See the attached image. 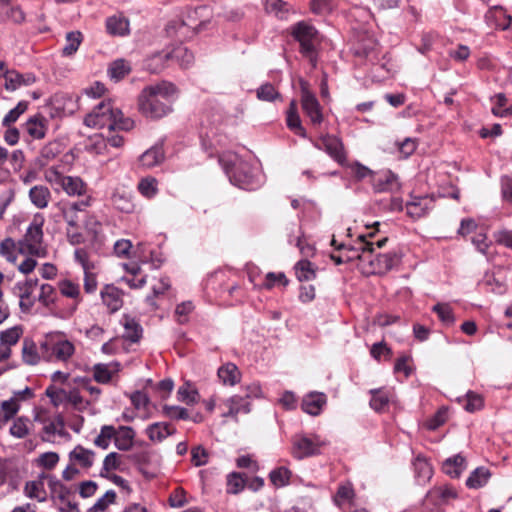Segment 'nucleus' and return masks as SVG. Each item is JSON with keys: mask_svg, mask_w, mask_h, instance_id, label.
I'll return each instance as SVG.
<instances>
[{"mask_svg": "<svg viewBox=\"0 0 512 512\" xmlns=\"http://www.w3.org/2000/svg\"><path fill=\"white\" fill-rule=\"evenodd\" d=\"M176 88L169 82H161L145 87L138 96L137 107L140 114L150 119H160L172 111L171 96Z\"/></svg>", "mask_w": 512, "mask_h": 512, "instance_id": "1", "label": "nucleus"}, {"mask_svg": "<svg viewBox=\"0 0 512 512\" xmlns=\"http://www.w3.org/2000/svg\"><path fill=\"white\" fill-rule=\"evenodd\" d=\"M351 251L357 252L358 266L366 275H383L397 266L400 258L396 253L374 254L373 243L366 235H360Z\"/></svg>", "mask_w": 512, "mask_h": 512, "instance_id": "2", "label": "nucleus"}, {"mask_svg": "<svg viewBox=\"0 0 512 512\" xmlns=\"http://www.w3.org/2000/svg\"><path fill=\"white\" fill-rule=\"evenodd\" d=\"M84 124L88 127L112 130L130 131L134 128V121L124 117L121 110L114 107L111 100L101 101L84 118Z\"/></svg>", "mask_w": 512, "mask_h": 512, "instance_id": "3", "label": "nucleus"}, {"mask_svg": "<svg viewBox=\"0 0 512 512\" xmlns=\"http://www.w3.org/2000/svg\"><path fill=\"white\" fill-rule=\"evenodd\" d=\"M205 10L203 6L187 9L171 19L166 25L167 35L180 41L191 39L203 29L205 22L200 20V14Z\"/></svg>", "mask_w": 512, "mask_h": 512, "instance_id": "4", "label": "nucleus"}, {"mask_svg": "<svg viewBox=\"0 0 512 512\" xmlns=\"http://www.w3.org/2000/svg\"><path fill=\"white\" fill-rule=\"evenodd\" d=\"M45 218L43 214L36 213L23 237L18 241V252L39 258L47 256V248L43 245V226Z\"/></svg>", "mask_w": 512, "mask_h": 512, "instance_id": "5", "label": "nucleus"}, {"mask_svg": "<svg viewBox=\"0 0 512 512\" xmlns=\"http://www.w3.org/2000/svg\"><path fill=\"white\" fill-rule=\"evenodd\" d=\"M43 359L67 362L75 353V345L61 333L48 334L40 343Z\"/></svg>", "mask_w": 512, "mask_h": 512, "instance_id": "6", "label": "nucleus"}, {"mask_svg": "<svg viewBox=\"0 0 512 512\" xmlns=\"http://www.w3.org/2000/svg\"><path fill=\"white\" fill-rule=\"evenodd\" d=\"M220 164L231 183L245 190H253L258 186L246 163L239 161L236 156L220 157Z\"/></svg>", "mask_w": 512, "mask_h": 512, "instance_id": "7", "label": "nucleus"}, {"mask_svg": "<svg viewBox=\"0 0 512 512\" xmlns=\"http://www.w3.org/2000/svg\"><path fill=\"white\" fill-rule=\"evenodd\" d=\"M291 34L299 42L300 52L315 67L317 63L316 45L319 42V33L316 28L306 21H301L291 28Z\"/></svg>", "mask_w": 512, "mask_h": 512, "instance_id": "8", "label": "nucleus"}, {"mask_svg": "<svg viewBox=\"0 0 512 512\" xmlns=\"http://www.w3.org/2000/svg\"><path fill=\"white\" fill-rule=\"evenodd\" d=\"M45 178L49 183L61 187L69 196H82L87 190L86 183L80 177L63 175L54 167L45 172Z\"/></svg>", "mask_w": 512, "mask_h": 512, "instance_id": "9", "label": "nucleus"}, {"mask_svg": "<svg viewBox=\"0 0 512 512\" xmlns=\"http://www.w3.org/2000/svg\"><path fill=\"white\" fill-rule=\"evenodd\" d=\"M35 420L43 424V441L55 443L57 438L70 439V434L65 429V422L61 415L48 418L37 415Z\"/></svg>", "mask_w": 512, "mask_h": 512, "instance_id": "10", "label": "nucleus"}, {"mask_svg": "<svg viewBox=\"0 0 512 512\" xmlns=\"http://www.w3.org/2000/svg\"><path fill=\"white\" fill-rule=\"evenodd\" d=\"M301 106L313 126H319L323 121L322 108L316 96L308 89V84L301 81Z\"/></svg>", "mask_w": 512, "mask_h": 512, "instance_id": "11", "label": "nucleus"}, {"mask_svg": "<svg viewBox=\"0 0 512 512\" xmlns=\"http://www.w3.org/2000/svg\"><path fill=\"white\" fill-rule=\"evenodd\" d=\"M317 149L324 150L332 159L339 164L346 161V152L342 140L334 135H322L317 142L314 143Z\"/></svg>", "mask_w": 512, "mask_h": 512, "instance_id": "12", "label": "nucleus"}, {"mask_svg": "<svg viewBox=\"0 0 512 512\" xmlns=\"http://www.w3.org/2000/svg\"><path fill=\"white\" fill-rule=\"evenodd\" d=\"M164 59H172L176 61L181 67L187 68L189 67L193 61H194V55L191 51H189L186 47L179 46L175 48L170 54L165 55H155L153 56L148 64L147 68L152 71L153 73L159 72L163 66L160 67H152V64L154 62H162Z\"/></svg>", "mask_w": 512, "mask_h": 512, "instance_id": "13", "label": "nucleus"}, {"mask_svg": "<svg viewBox=\"0 0 512 512\" xmlns=\"http://www.w3.org/2000/svg\"><path fill=\"white\" fill-rule=\"evenodd\" d=\"M58 289L61 295L73 300L68 308L59 311L60 317L67 319L75 313L78 304L82 301L80 286L69 279H64L58 282Z\"/></svg>", "mask_w": 512, "mask_h": 512, "instance_id": "14", "label": "nucleus"}, {"mask_svg": "<svg viewBox=\"0 0 512 512\" xmlns=\"http://www.w3.org/2000/svg\"><path fill=\"white\" fill-rule=\"evenodd\" d=\"M26 20L22 7L13 0H0V23L21 25Z\"/></svg>", "mask_w": 512, "mask_h": 512, "instance_id": "15", "label": "nucleus"}, {"mask_svg": "<svg viewBox=\"0 0 512 512\" xmlns=\"http://www.w3.org/2000/svg\"><path fill=\"white\" fill-rule=\"evenodd\" d=\"M222 417H230L237 421L240 413L248 414L251 410L250 402L241 395H233L222 402Z\"/></svg>", "mask_w": 512, "mask_h": 512, "instance_id": "16", "label": "nucleus"}, {"mask_svg": "<svg viewBox=\"0 0 512 512\" xmlns=\"http://www.w3.org/2000/svg\"><path fill=\"white\" fill-rule=\"evenodd\" d=\"M320 442L302 435L293 438L292 454L297 459H303L319 452Z\"/></svg>", "mask_w": 512, "mask_h": 512, "instance_id": "17", "label": "nucleus"}, {"mask_svg": "<svg viewBox=\"0 0 512 512\" xmlns=\"http://www.w3.org/2000/svg\"><path fill=\"white\" fill-rule=\"evenodd\" d=\"M37 81V77L32 72L20 73L14 69L7 72L4 87L7 91H15L21 87H28Z\"/></svg>", "mask_w": 512, "mask_h": 512, "instance_id": "18", "label": "nucleus"}, {"mask_svg": "<svg viewBox=\"0 0 512 512\" xmlns=\"http://www.w3.org/2000/svg\"><path fill=\"white\" fill-rule=\"evenodd\" d=\"M121 369L119 362L97 363L92 368L93 379L100 384L110 383Z\"/></svg>", "mask_w": 512, "mask_h": 512, "instance_id": "19", "label": "nucleus"}, {"mask_svg": "<svg viewBox=\"0 0 512 512\" xmlns=\"http://www.w3.org/2000/svg\"><path fill=\"white\" fill-rule=\"evenodd\" d=\"M372 184L376 192H395L401 187L398 176L391 171L374 176Z\"/></svg>", "mask_w": 512, "mask_h": 512, "instance_id": "20", "label": "nucleus"}, {"mask_svg": "<svg viewBox=\"0 0 512 512\" xmlns=\"http://www.w3.org/2000/svg\"><path fill=\"white\" fill-rule=\"evenodd\" d=\"M326 403L327 397L324 393L310 392L303 397L301 408L305 413L312 416H317L321 413Z\"/></svg>", "mask_w": 512, "mask_h": 512, "instance_id": "21", "label": "nucleus"}, {"mask_svg": "<svg viewBox=\"0 0 512 512\" xmlns=\"http://www.w3.org/2000/svg\"><path fill=\"white\" fill-rule=\"evenodd\" d=\"M433 200L428 196H411V200L406 204L407 214L418 219L424 216L432 208Z\"/></svg>", "mask_w": 512, "mask_h": 512, "instance_id": "22", "label": "nucleus"}, {"mask_svg": "<svg viewBox=\"0 0 512 512\" xmlns=\"http://www.w3.org/2000/svg\"><path fill=\"white\" fill-rule=\"evenodd\" d=\"M123 293L114 285H106L101 290L103 304L111 313L118 311L123 305Z\"/></svg>", "mask_w": 512, "mask_h": 512, "instance_id": "23", "label": "nucleus"}, {"mask_svg": "<svg viewBox=\"0 0 512 512\" xmlns=\"http://www.w3.org/2000/svg\"><path fill=\"white\" fill-rule=\"evenodd\" d=\"M21 358L24 364L35 366L43 359V352L41 349L39 351L38 346L32 339L25 338L22 342Z\"/></svg>", "mask_w": 512, "mask_h": 512, "instance_id": "24", "label": "nucleus"}, {"mask_svg": "<svg viewBox=\"0 0 512 512\" xmlns=\"http://www.w3.org/2000/svg\"><path fill=\"white\" fill-rule=\"evenodd\" d=\"M45 477L46 473H41L36 479L26 482L24 493L28 498L36 499L39 502L46 500Z\"/></svg>", "mask_w": 512, "mask_h": 512, "instance_id": "25", "label": "nucleus"}, {"mask_svg": "<svg viewBox=\"0 0 512 512\" xmlns=\"http://www.w3.org/2000/svg\"><path fill=\"white\" fill-rule=\"evenodd\" d=\"M456 497L457 493L452 487H435L426 494V501L435 506H440Z\"/></svg>", "mask_w": 512, "mask_h": 512, "instance_id": "26", "label": "nucleus"}, {"mask_svg": "<svg viewBox=\"0 0 512 512\" xmlns=\"http://www.w3.org/2000/svg\"><path fill=\"white\" fill-rule=\"evenodd\" d=\"M95 453L81 445H77L70 453L69 460L73 465L90 468L94 463Z\"/></svg>", "mask_w": 512, "mask_h": 512, "instance_id": "27", "label": "nucleus"}, {"mask_svg": "<svg viewBox=\"0 0 512 512\" xmlns=\"http://www.w3.org/2000/svg\"><path fill=\"white\" fill-rule=\"evenodd\" d=\"M175 432V428L164 422H156L146 428V434L152 442H162Z\"/></svg>", "mask_w": 512, "mask_h": 512, "instance_id": "28", "label": "nucleus"}, {"mask_svg": "<svg viewBox=\"0 0 512 512\" xmlns=\"http://www.w3.org/2000/svg\"><path fill=\"white\" fill-rule=\"evenodd\" d=\"M106 30L112 36H125L129 33V21L123 15H113L106 19Z\"/></svg>", "mask_w": 512, "mask_h": 512, "instance_id": "29", "label": "nucleus"}, {"mask_svg": "<svg viewBox=\"0 0 512 512\" xmlns=\"http://www.w3.org/2000/svg\"><path fill=\"white\" fill-rule=\"evenodd\" d=\"M135 431L129 426H120L115 429L114 443L121 451H128L133 446Z\"/></svg>", "mask_w": 512, "mask_h": 512, "instance_id": "30", "label": "nucleus"}, {"mask_svg": "<svg viewBox=\"0 0 512 512\" xmlns=\"http://www.w3.org/2000/svg\"><path fill=\"white\" fill-rule=\"evenodd\" d=\"M47 119L42 115H35L26 122V131L34 139H43L47 132Z\"/></svg>", "mask_w": 512, "mask_h": 512, "instance_id": "31", "label": "nucleus"}, {"mask_svg": "<svg viewBox=\"0 0 512 512\" xmlns=\"http://www.w3.org/2000/svg\"><path fill=\"white\" fill-rule=\"evenodd\" d=\"M164 150L162 144H155L146 150L139 158L142 166L152 168L164 160Z\"/></svg>", "mask_w": 512, "mask_h": 512, "instance_id": "32", "label": "nucleus"}, {"mask_svg": "<svg viewBox=\"0 0 512 512\" xmlns=\"http://www.w3.org/2000/svg\"><path fill=\"white\" fill-rule=\"evenodd\" d=\"M29 198L34 206L39 209H44L49 204L51 192L48 187L44 185H35L30 188Z\"/></svg>", "mask_w": 512, "mask_h": 512, "instance_id": "33", "label": "nucleus"}, {"mask_svg": "<svg viewBox=\"0 0 512 512\" xmlns=\"http://www.w3.org/2000/svg\"><path fill=\"white\" fill-rule=\"evenodd\" d=\"M20 409L16 398L4 400L0 404V429L5 427L9 421L14 419Z\"/></svg>", "mask_w": 512, "mask_h": 512, "instance_id": "34", "label": "nucleus"}, {"mask_svg": "<svg viewBox=\"0 0 512 512\" xmlns=\"http://www.w3.org/2000/svg\"><path fill=\"white\" fill-rule=\"evenodd\" d=\"M63 151V146L58 141L48 142L40 151L37 161L40 166H46Z\"/></svg>", "mask_w": 512, "mask_h": 512, "instance_id": "35", "label": "nucleus"}, {"mask_svg": "<svg viewBox=\"0 0 512 512\" xmlns=\"http://www.w3.org/2000/svg\"><path fill=\"white\" fill-rule=\"evenodd\" d=\"M121 323L124 327L123 338L133 343L138 342L143 332L141 325L134 318L127 315L123 316Z\"/></svg>", "mask_w": 512, "mask_h": 512, "instance_id": "36", "label": "nucleus"}, {"mask_svg": "<svg viewBox=\"0 0 512 512\" xmlns=\"http://www.w3.org/2000/svg\"><path fill=\"white\" fill-rule=\"evenodd\" d=\"M443 472L452 478H458L466 469L465 458L458 454L446 459L442 466Z\"/></svg>", "mask_w": 512, "mask_h": 512, "instance_id": "37", "label": "nucleus"}, {"mask_svg": "<svg viewBox=\"0 0 512 512\" xmlns=\"http://www.w3.org/2000/svg\"><path fill=\"white\" fill-rule=\"evenodd\" d=\"M218 377L225 385L234 386L241 379L238 367L233 363H226L218 369Z\"/></svg>", "mask_w": 512, "mask_h": 512, "instance_id": "38", "label": "nucleus"}, {"mask_svg": "<svg viewBox=\"0 0 512 512\" xmlns=\"http://www.w3.org/2000/svg\"><path fill=\"white\" fill-rule=\"evenodd\" d=\"M491 477L489 469L485 467H477L473 470L466 480V486L469 489H479L485 486Z\"/></svg>", "mask_w": 512, "mask_h": 512, "instance_id": "39", "label": "nucleus"}, {"mask_svg": "<svg viewBox=\"0 0 512 512\" xmlns=\"http://www.w3.org/2000/svg\"><path fill=\"white\" fill-rule=\"evenodd\" d=\"M131 72V65L125 59H116L113 61L107 70L108 76L111 80L118 82L125 78Z\"/></svg>", "mask_w": 512, "mask_h": 512, "instance_id": "40", "label": "nucleus"}, {"mask_svg": "<svg viewBox=\"0 0 512 512\" xmlns=\"http://www.w3.org/2000/svg\"><path fill=\"white\" fill-rule=\"evenodd\" d=\"M177 399L187 405H194L198 403L200 395L190 382H185L177 391Z\"/></svg>", "mask_w": 512, "mask_h": 512, "instance_id": "41", "label": "nucleus"}, {"mask_svg": "<svg viewBox=\"0 0 512 512\" xmlns=\"http://www.w3.org/2000/svg\"><path fill=\"white\" fill-rule=\"evenodd\" d=\"M24 329L21 325H15L0 331V342L12 349L22 338Z\"/></svg>", "mask_w": 512, "mask_h": 512, "instance_id": "42", "label": "nucleus"}, {"mask_svg": "<svg viewBox=\"0 0 512 512\" xmlns=\"http://www.w3.org/2000/svg\"><path fill=\"white\" fill-rule=\"evenodd\" d=\"M171 287V283L169 278L167 277H161L156 284L152 287V295H148L145 299L146 303L150 306L152 310H156L158 308V305L155 301V298L159 297L160 295L165 294L166 291H168Z\"/></svg>", "mask_w": 512, "mask_h": 512, "instance_id": "43", "label": "nucleus"}, {"mask_svg": "<svg viewBox=\"0 0 512 512\" xmlns=\"http://www.w3.org/2000/svg\"><path fill=\"white\" fill-rule=\"evenodd\" d=\"M492 113L497 117H507L512 114V105H508V100L503 93L496 94L491 98Z\"/></svg>", "mask_w": 512, "mask_h": 512, "instance_id": "44", "label": "nucleus"}, {"mask_svg": "<svg viewBox=\"0 0 512 512\" xmlns=\"http://www.w3.org/2000/svg\"><path fill=\"white\" fill-rule=\"evenodd\" d=\"M31 426L32 422L28 417L20 416L14 419L9 432L13 437L22 439L29 435Z\"/></svg>", "mask_w": 512, "mask_h": 512, "instance_id": "45", "label": "nucleus"}, {"mask_svg": "<svg viewBox=\"0 0 512 512\" xmlns=\"http://www.w3.org/2000/svg\"><path fill=\"white\" fill-rule=\"evenodd\" d=\"M83 40L82 33L80 31H71L66 34L65 45L62 48V54L64 56H72L75 54Z\"/></svg>", "mask_w": 512, "mask_h": 512, "instance_id": "46", "label": "nucleus"}, {"mask_svg": "<svg viewBox=\"0 0 512 512\" xmlns=\"http://www.w3.org/2000/svg\"><path fill=\"white\" fill-rule=\"evenodd\" d=\"M370 393L372 395L370 399L371 408L377 412L383 411L389 404V393L383 389H372Z\"/></svg>", "mask_w": 512, "mask_h": 512, "instance_id": "47", "label": "nucleus"}, {"mask_svg": "<svg viewBox=\"0 0 512 512\" xmlns=\"http://www.w3.org/2000/svg\"><path fill=\"white\" fill-rule=\"evenodd\" d=\"M414 468L419 483H425L432 477V467L425 458L418 456L414 461Z\"/></svg>", "mask_w": 512, "mask_h": 512, "instance_id": "48", "label": "nucleus"}, {"mask_svg": "<svg viewBox=\"0 0 512 512\" xmlns=\"http://www.w3.org/2000/svg\"><path fill=\"white\" fill-rule=\"evenodd\" d=\"M295 274L299 281H310L316 276L312 263L307 259H302L296 263Z\"/></svg>", "mask_w": 512, "mask_h": 512, "instance_id": "49", "label": "nucleus"}, {"mask_svg": "<svg viewBox=\"0 0 512 512\" xmlns=\"http://www.w3.org/2000/svg\"><path fill=\"white\" fill-rule=\"evenodd\" d=\"M57 292L50 284H43L40 288L38 300L47 308H54L56 305Z\"/></svg>", "mask_w": 512, "mask_h": 512, "instance_id": "50", "label": "nucleus"}, {"mask_svg": "<svg viewBox=\"0 0 512 512\" xmlns=\"http://www.w3.org/2000/svg\"><path fill=\"white\" fill-rule=\"evenodd\" d=\"M14 290L19 297V306L21 311L29 312L35 303V298L30 290L24 289L19 285H15Z\"/></svg>", "mask_w": 512, "mask_h": 512, "instance_id": "51", "label": "nucleus"}, {"mask_svg": "<svg viewBox=\"0 0 512 512\" xmlns=\"http://www.w3.org/2000/svg\"><path fill=\"white\" fill-rule=\"evenodd\" d=\"M18 242L16 243L12 238H5L0 243V254L8 262L15 263L17 260Z\"/></svg>", "mask_w": 512, "mask_h": 512, "instance_id": "52", "label": "nucleus"}, {"mask_svg": "<svg viewBox=\"0 0 512 512\" xmlns=\"http://www.w3.org/2000/svg\"><path fill=\"white\" fill-rule=\"evenodd\" d=\"M246 485V481L243 478L242 474L237 472H232L227 475L226 480V491L228 494H238L240 493Z\"/></svg>", "mask_w": 512, "mask_h": 512, "instance_id": "53", "label": "nucleus"}, {"mask_svg": "<svg viewBox=\"0 0 512 512\" xmlns=\"http://www.w3.org/2000/svg\"><path fill=\"white\" fill-rule=\"evenodd\" d=\"M75 260L82 266L84 274H93L96 263L90 260L89 253L83 248H77L74 252Z\"/></svg>", "mask_w": 512, "mask_h": 512, "instance_id": "54", "label": "nucleus"}, {"mask_svg": "<svg viewBox=\"0 0 512 512\" xmlns=\"http://www.w3.org/2000/svg\"><path fill=\"white\" fill-rule=\"evenodd\" d=\"M115 436V427L112 425H104L100 429L99 435L95 438L94 444L102 449H107Z\"/></svg>", "mask_w": 512, "mask_h": 512, "instance_id": "55", "label": "nucleus"}, {"mask_svg": "<svg viewBox=\"0 0 512 512\" xmlns=\"http://www.w3.org/2000/svg\"><path fill=\"white\" fill-rule=\"evenodd\" d=\"M27 108L28 102H18V104L5 115L2 121V125L9 127L12 123L18 120V118L27 110Z\"/></svg>", "mask_w": 512, "mask_h": 512, "instance_id": "56", "label": "nucleus"}, {"mask_svg": "<svg viewBox=\"0 0 512 512\" xmlns=\"http://www.w3.org/2000/svg\"><path fill=\"white\" fill-rule=\"evenodd\" d=\"M116 493L114 490H108L96 503L90 507L89 512H104L111 504L115 502Z\"/></svg>", "mask_w": 512, "mask_h": 512, "instance_id": "57", "label": "nucleus"}, {"mask_svg": "<svg viewBox=\"0 0 512 512\" xmlns=\"http://www.w3.org/2000/svg\"><path fill=\"white\" fill-rule=\"evenodd\" d=\"M291 472L285 467H279L270 472V481L276 487H283L289 483Z\"/></svg>", "mask_w": 512, "mask_h": 512, "instance_id": "58", "label": "nucleus"}, {"mask_svg": "<svg viewBox=\"0 0 512 512\" xmlns=\"http://www.w3.org/2000/svg\"><path fill=\"white\" fill-rule=\"evenodd\" d=\"M257 98L262 101L272 102L280 98L279 92L270 83L262 84L256 91Z\"/></svg>", "mask_w": 512, "mask_h": 512, "instance_id": "59", "label": "nucleus"}, {"mask_svg": "<svg viewBox=\"0 0 512 512\" xmlns=\"http://www.w3.org/2000/svg\"><path fill=\"white\" fill-rule=\"evenodd\" d=\"M266 10L279 18H284L289 11V6L282 0H266Z\"/></svg>", "mask_w": 512, "mask_h": 512, "instance_id": "60", "label": "nucleus"}, {"mask_svg": "<svg viewBox=\"0 0 512 512\" xmlns=\"http://www.w3.org/2000/svg\"><path fill=\"white\" fill-rule=\"evenodd\" d=\"M139 192L146 198H152L157 193V181L154 178H144L138 184Z\"/></svg>", "mask_w": 512, "mask_h": 512, "instance_id": "61", "label": "nucleus"}, {"mask_svg": "<svg viewBox=\"0 0 512 512\" xmlns=\"http://www.w3.org/2000/svg\"><path fill=\"white\" fill-rule=\"evenodd\" d=\"M59 462V455L56 452H45L38 456L36 464L45 469H53Z\"/></svg>", "mask_w": 512, "mask_h": 512, "instance_id": "62", "label": "nucleus"}, {"mask_svg": "<svg viewBox=\"0 0 512 512\" xmlns=\"http://www.w3.org/2000/svg\"><path fill=\"white\" fill-rule=\"evenodd\" d=\"M432 310L438 315L443 323L452 324L454 322V316L449 304L438 303L433 306Z\"/></svg>", "mask_w": 512, "mask_h": 512, "instance_id": "63", "label": "nucleus"}, {"mask_svg": "<svg viewBox=\"0 0 512 512\" xmlns=\"http://www.w3.org/2000/svg\"><path fill=\"white\" fill-rule=\"evenodd\" d=\"M354 496V490L350 483L340 485L334 497L336 504L341 505L349 502Z\"/></svg>", "mask_w": 512, "mask_h": 512, "instance_id": "64", "label": "nucleus"}]
</instances>
